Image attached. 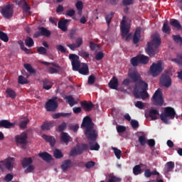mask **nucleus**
<instances>
[{"instance_id": "6ab92c4d", "label": "nucleus", "mask_w": 182, "mask_h": 182, "mask_svg": "<svg viewBox=\"0 0 182 182\" xmlns=\"http://www.w3.org/2000/svg\"><path fill=\"white\" fill-rule=\"evenodd\" d=\"M130 79H132V80H133V82H134V83H138L139 82H140L141 80V75H140V74L137 72H133L131 73L129 75Z\"/></svg>"}, {"instance_id": "5fc2aeb1", "label": "nucleus", "mask_w": 182, "mask_h": 182, "mask_svg": "<svg viewBox=\"0 0 182 182\" xmlns=\"http://www.w3.org/2000/svg\"><path fill=\"white\" fill-rule=\"evenodd\" d=\"M113 15H114V13H111L110 14L107 15L105 17V21L108 26H110V22H112V18H113Z\"/></svg>"}, {"instance_id": "39448f33", "label": "nucleus", "mask_w": 182, "mask_h": 182, "mask_svg": "<svg viewBox=\"0 0 182 182\" xmlns=\"http://www.w3.org/2000/svg\"><path fill=\"white\" fill-rule=\"evenodd\" d=\"M129 32H130V26H129L124 16L121 21V35L122 38H125L126 36V41L127 42L132 39V33H129Z\"/></svg>"}, {"instance_id": "aec40b11", "label": "nucleus", "mask_w": 182, "mask_h": 182, "mask_svg": "<svg viewBox=\"0 0 182 182\" xmlns=\"http://www.w3.org/2000/svg\"><path fill=\"white\" fill-rule=\"evenodd\" d=\"M108 85L110 89L117 90V87H119V80H117V77H113Z\"/></svg>"}, {"instance_id": "a18cd8bd", "label": "nucleus", "mask_w": 182, "mask_h": 182, "mask_svg": "<svg viewBox=\"0 0 182 182\" xmlns=\"http://www.w3.org/2000/svg\"><path fill=\"white\" fill-rule=\"evenodd\" d=\"M112 150L114 151V154L115 155V157H117V159L118 160H120V159L122 158V151L117 148H114L112 147Z\"/></svg>"}, {"instance_id": "680f3d73", "label": "nucleus", "mask_w": 182, "mask_h": 182, "mask_svg": "<svg viewBox=\"0 0 182 182\" xmlns=\"http://www.w3.org/2000/svg\"><path fill=\"white\" fill-rule=\"evenodd\" d=\"M83 43V39H82V38H77L75 39V46H77V48H80V46H82V44Z\"/></svg>"}, {"instance_id": "1a4fd4ad", "label": "nucleus", "mask_w": 182, "mask_h": 182, "mask_svg": "<svg viewBox=\"0 0 182 182\" xmlns=\"http://www.w3.org/2000/svg\"><path fill=\"white\" fill-rule=\"evenodd\" d=\"M0 12L6 19H11L14 16V6L12 4L4 6L1 7Z\"/></svg>"}, {"instance_id": "c03bdc74", "label": "nucleus", "mask_w": 182, "mask_h": 182, "mask_svg": "<svg viewBox=\"0 0 182 182\" xmlns=\"http://www.w3.org/2000/svg\"><path fill=\"white\" fill-rule=\"evenodd\" d=\"M0 39L1 41H3V42H9V37H8V34L6 33L0 31Z\"/></svg>"}, {"instance_id": "e433bc0d", "label": "nucleus", "mask_w": 182, "mask_h": 182, "mask_svg": "<svg viewBox=\"0 0 182 182\" xmlns=\"http://www.w3.org/2000/svg\"><path fill=\"white\" fill-rule=\"evenodd\" d=\"M162 31L164 33H170L171 32V28L168 26V21H165L163 25Z\"/></svg>"}, {"instance_id": "7ed1b4c3", "label": "nucleus", "mask_w": 182, "mask_h": 182, "mask_svg": "<svg viewBox=\"0 0 182 182\" xmlns=\"http://www.w3.org/2000/svg\"><path fill=\"white\" fill-rule=\"evenodd\" d=\"M70 60L71 61V65L73 67V70L75 72H79L80 75H88L89 74V66L86 63H82L80 68V60H79V57L76 54H70L68 56Z\"/></svg>"}, {"instance_id": "58836bf2", "label": "nucleus", "mask_w": 182, "mask_h": 182, "mask_svg": "<svg viewBox=\"0 0 182 182\" xmlns=\"http://www.w3.org/2000/svg\"><path fill=\"white\" fill-rule=\"evenodd\" d=\"M53 156L55 159H62V157H63V154L60 149H55L53 151Z\"/></svg>"}, {"instance_id": "6e6552de", "label": "nucleus", "mask_w": 182, "mask_h": 182, "mask_svg": "<svg viewBox=\"0 0 182 182\" xmlns=\"http://www.w3.org/2000/svg\"><path fill=\"white\" fill-rule=\"evenodd\" d=\"M15 141L17 146H21L22 149H26L28 145V134L23 132L15 136Z\"/></svg>"}, {"instance_id": "79ce46f5", "label": "nucleus", "mask_w": 182, "mask_h": 182, "mask_svg": "<svg viewBox=\"0 0 182 182\" xmlns=\"http://www.w3.org/2000/svg\"><path fill=\"white\" fill-rule=\"evenodd\" d=\"M26 46H28V48H32L33 45H35V42H33V39L31 37H27L25 40Z\"/></svg>"}, {"instance_id": "4468645a", "label": "nucleus", "mask_w": 182, "mask_h": 182, "mask_svg": "<svg viewBox=\"0 0 182 182\" xmlns=\"http://www.w3.org/2000/svg\"><path fill=\"white\" fill-rule=\"evenodd\" d=\"M80 105L85 112H92L93 107H95V104L92 101H82Z\"/></svg>"}, {"instance_id": "bb28decb", "label": "nucleus", "mask_w": 182, "mask_h": 182, "mask_svg": "<svg viewBox=\"0 0 182 182\" xmlns=\"http://www.w3.org/2000/svg\"><path fill=\"white\" fill-rule=\"evenodd\" d=\"M33 163V161L32 160V158H24L21 161V166L23 168H26L28 166H31Z\"/></svg>"}, {"instance_id": "c85d7f7f", "label": "nucleus", "mask_w": 182, "mask_h": 182, "mask_svg": "<svg viewBox=\"0 0 182 182\" xmlns=\"http://www.w3.org/2000/svg\"><path fill=\"white\" fill-rule=\"evenodd\" d=\"M38 31H41L42 36H46L47 38H49V36L52 35V33L50 32V31L48 30L46 28L43 26H39Z\"/></svg>"}, {"instance_id": "393cba45", "label": "nucleus", "mask_w": 182, "mask_h": 182, "mask_svg": "<svg viewBox=\"0 0 182 182\" xmlns=\"http://www.w3.org/2000/svg\"><path fill=\"white\" fill-rule=\"evenodd\" d=\"M60 141L65 144H68L70 141V136L67 132H62L60 135Z\"/></svg>"}, {"instance_id": "f8f14e48", "label": "nucleus", "mask_w": 182, "mask_h": 182, "mask_svg": "<svg viewBox=\"0 0 182 182\" xmlns=\"http://www.w3.org/2000/svg\"><path fill=\"white\" fill-rule=\"evenodd\" d=\"M150 72L151 73H152L153 76H157L159 73H161L163 72V67L161 66V63H153L150 67Z\"/></svg>"}, {"instance_id": "b1692460", "label": "nucleus", "mask_w": 182, "mask_h": 182, "mask_svg": "<svg viewBox=\"0 0 182 182\" xmlns=\"http://www.w3.org/2000/svg\"><path fill=\"white\" fill-rule=\"evenodd\" d=\"M70 167H72V160L70 159L64 161L61 164V168L64 173L68 171V169L70 168Z\"/></svg>"}, {"instance_id": "72a5a7b5", "label": "nucleus", "mask_w": 182, "mask_h": 182, "mask_svg": "<svg viewBox=\"0 0 182 182\" xmlns=\"http://www.w3.org/2000/svg\"><path fill=\"white\" fill-rule=\"evenodd\" d=\"M157 116H159V111L157 109H150L149 117H151V120H157Z\"/></svg>"}, {"instance_id": "4c0bfd02", "label": "nucleus", "mask_w": 182, "mask_h": 182, "mask_svg": "<svg viewBox=\"0 0 182 182\" xmlns=\"http://www.w3.org/2000/svg\"><path fill=\"white\" fill-rule=\"evenodd\" d=\"M171 62L181 65L182 66V54H177L176 58H172Z\"/></svg>"}, {"instance_id": "bf43d9fd", "label": "nucleus", "mask_w": 182, "mask_h": 182, "mask_svg": "<svg viewBox=\"0 0 182 182\" xmlns=\"http://www.w3.org/2000/svg\"><path fill=\"white\" fill-rule=\"evenodd\" d=\"M117 133H124V132H126V127L123 125H118L117 126Z\"/></svg>"}, {"instance_id": "09e8293b", "label": "nucleus", "mask_w": 182, "mask_h": 182, "mask_svg": "<svg viewBox=\"0 0 182 182\" xmlns=\"http://www.w3.org/2000/svg\"><path fill=\"white\" fill-rule=\"evenodd\" d=\"M18 83L19 85H26L28 83V79H26L23 75L18 76Z\"/></svg>"}, {"instance_id": "0eeeda50", "label": "nucleus", "mask_w": 182, "mask_h": 182, "mask_svg": "<svg viewBox=\"0 0 182 182\" xmlns=\"http://www.w3.org/2000/svg\"><path fill=\"white\" fill-rule=\"evenodd\" d=\"M14 164H15V158L9 157L4 161H0V170H1V171H5L6 168V170L12 171L14 169Z\"/></svg>"}, {"instance_id": "20e7f679", "label": "nucleus", "mask_w": 182, "mask_h": 182, "mask_svg": "<svg viewBox=\"0 0 182 182\" xmlns=\"http://www.w3.org/2000/svg\"><path fill=\"white\" fill-rule=\"evenodd\" d=\"M168 117L169 119H174V117H176V110H174V108L171 107L164 108V113H161L160 115V119L164 123H167V122H168Z\"/></svg>"}, {"instance_id": "ea45409f", "label": "nucleus", "mask_w": 182, "mask_h": 182, "mask_svg": "<svg viewBox=\"0 0 182 182\" xmlns=\"http://www.w3.org/2000/svg\"><path fill=\"white\" fill-rule=\"evenodd\" d=\"M141 173H143V171H141V166H140V165H136L133 168V173L134 176H139V174H141Z\"/></svg>"}, {"instance_id": "603ef678", "label": "nucleus", "mask_w": 182, "mask_h": 182, "mask_svg": "<svg viewBox=\"0 0 182 182\" xmlns=\"http://www.w3.org/2000/svg\"><path fill=\"white\" fill-rule=\"evenodd\" d=\"M37 52L39 53V55H47L48 51L46 50V48L43 46L38 47L37 48Z\"/></svg>"}, {"instance_id": "ddd939ff", "label": "nucleus", "mask_w": 182, "mask_h": 182, "mask_svg": "<svg viewBox=\"0 0 182 182\" xmlns=\"http://www.w3.org/2000/svg\"><path fill=\"white\" fill-rule=\"evenodd\" d=\"M159 83L161 86L170 87V86H171V77L167 75L162 74L160 77Z\"/></svg>"}, {"instance_id": "a19ab883", "label": "nucleus", "mask_w": 182, "mask_h": 182, "mask_svg": "<svg viewBox=\"0 0 182 182\" xmlns=\"http://www.w3.org/2000/svg\"><path fill=\"white\" fill-rule=\"evenodd\" d=\"M108 182H122V178L115 176L114 175H109Z\"/></svg>"}, {"instance_id": "49530a36", "label": "nucleus", "mask_w": 182, "mask_h": 182, "mask_svg": "<svg viewBox=\"0 0 182 182\" xmlns=\"http://www.w3.org/2000/svg\"><path fill=\"white\" fill-rule=\"evenodd\" d=\"M68 127V124L66 122H63L61 124L58 125V132H60V133H64L65 130H66Z\"/></svg>"}, {"instance_id": "3c124183", "label": "nucleus", "mask_w": 182, "mask_h": 182, "mask_svg": "<svg viewBox=\"0 0 182 182\" xmlns=\"http://www.w3.org/2000/svg\"><path fill=\"white\" fill-rule=\"evenodd\" d=\"M95 166H96V162H95L93 161H87L85 164V168H87L88 170L90 168H93V167H95Z\"/></svg>"}, {"instance_id": "f03ea898", "label": "nucleus", "mask_w": 182, "mask_h": 182, "mask_svg": "<svg viewBox=\"0 0 182 182\" xmlns=\"http://www.w3.org/2000/svg\"><path fill=\"white\" fill-rule=\"evenodd\" d=\"M81 127H85V134L87 140H95L97 139V131L93 129L95 124H93L90 117L87 116L83 118Z\"/></svg>"}, {"instance_id": "9b49d317", "label": "nucleus", "mask_w": 182, "mask_h": 182, "mask_svg": "<svg viewBox=\"0 0 182 182\" xmlns=\"http://www.w3.org/2000/svg\"><path fill=\"white\" fill-rule=\"evenodd\" d=\"M58 97H53V99L48 100V101L46 103V109L47 112H56V109H58V102L56 100Z\"/></svg>"}, {"instance_id": "052dcab7", "label": "nucleus", "mask_w": 182, "mask_h": 182, "mask_svg": "<svg viewBox=\"0 0 182 182\" xmlns=\"http://www.w3.org/2000/svg\"><path fill=\"white\" fill-rule=\"evenodd\" d=\"M105 58V53L103 52L100 51L95 55L96 60H102V58Z\"/></svg>"}, {"instance_id": "f704fd0d", "label": "nucleus", "mask_w": 182, "mask_h": 182, "mask_svg": "<svg viewBox=\"0 0 182 182\" xmlns=\"http://www.w3.org/2000/svg\"><path fill=\"white\" fill-rule=\"evenodd\" d=\"M53 127V122H44L41 125V129L42 130H50Z\"/></svg>"}, {"instance_id": "7c9ffc66", "label": "nucleus", "mask_w": 182, "mask_h": 182, "mask_svg": "<svg viewBox=\"0 0 182 182\" xmlns=\"http://www.w3.org/2000/svg\"><path fill=\"white\" fill-rule=\"evenodd\" d=\"M170 25L171 26H173V28H175L178 31H181V29H182L181 24L180 23V21H178V20H177V19H172L170 21Z\"/></svg>"}, {"instance_id": "5701e85b", "label": "nucleus", "mask_w": 182, "mask_h": 182, "mask_svg": "<svg viewBox=\"0 0 182 182\" xmlns=\"http://www.w3.org/2000/svg\"><path fill=\"white\" fill-rule=\"evenodd\" d=\"M88 140H91L89 141L90 150L91 151L94 150L95 151H98L99 149H100V145H99V144L96 142V139L95 140L93 139H88Z\"/></svg>"}, {"instance_id": "f257e3e1", "label": "nucleus", "mask_w": 182, "mask_h": 182, "mask_svg": "<svg viewBox=\"0 0 182 182\" xmlns=\"http://www.w3.org/2000/svg\"><path fill=\"white\" fill-rule=\"evenodd\" d=\"M147 90H149V84L141 80L134 87L133 95L136 99H142V100H144L149 97Z\"/></svg>"}, {"instance_id": "9d476101", "label": "nucleus", "mask_w": 182, "mask_h": 182, "mask_svg": "<svg viewBox=\"0 0 182 182\" xmlns=\"http://www.w3.org/2000/svg\"><path fill=\"white\" fill-rule=\"evenodd\" d=\"M152 101L154 106H163L164 104V99L163 98V92L161 90L158 89L152 96Z\"/></svg>"}, {"instance_id": "69168bd1", "label": "nucleus", "mask_w": 182, "mask_h": 182, "mask_svg": "<svg viewBox=\"0 0 182 182\" xmlns=\"http://www.w3.org/2000/svg\"><path fill=\"white\" fill-rule=\"evenodd\" d=\"M134 1L133 0H123L122 5L124 6H129L130 5H133Z\"/></svg>"}, {"instance_id": "412c9836", "label": "nucleus", "mask_w": 182, "mask_h": 182, "mask_svg": "<svg viewBox=\"0 0 182 182\" xmlns=\"http://www.w3.org/2000/svg\"><path fill=\"white\" fill-rule=\"evenodd\" d=\"M43 139L47 143H50V146H51V147H53V146H55V144H56V139H55V137H53L52 136H48L46 134H43Z\"/></svg>"}, {"instance_id": "f3484780", "label": "nucleus", "mask_w": 182, "mask_h": 182, "mask_svg": "<svg viewBox=\"0 0 182 182\" xmlns=\"http://www.w3.org/2000/svg\"><path fill=\"white\" fill-rule=\"evenodd\" d=\"M68 22H69V20L65 18H61L60 21L58 22V28L59 29H61L63 32H66L68 31Z\"/></svg>"}, {"instance_id": "864d4df0", "label": "nucleus", "mask_w": 182, "mask_h": 182, "mask_svg": "<svg viewBox=\"0 0 182 182\" xmlns=\"http://www.w3.org/2000/svg\"><path fill=\"white\" fill-rule=\"evenodd\" d=\"M55 48L58 52H60L61 53H66V48H65V46L63 45H57Z\"/></svg>"}, {"instance_id": "a878e982", "label": "nucleus", "mask_w": 182, "mask_h": 182, "mask_svg": "<svg viewBox=\"0 0 182 182\" xmlns=\"http://www.w3.org/2000/svg\"><path fill=\"white\" fill-rule=\"evenodd\" d=\"M67 103L71 107H73L75 105H77V101L75 100V98L72 95H67L65 97Z\"/></svg>"}, {"instance_id": "13d9d810", "label": "nucleus", "mask_w": 182, "mask_h": 182, "mask_svg": "<svg viewBox=\"0 0 182 182\" xmlns=\"http://www.w3.org/2000/svg\"><path fill=\"white\" fill-rule=\"evenodd\" d=\"M80 154H79V151L77 150V148H73L70 152V156H79Z\"/></svg>"}, {"instance_id": "de8ad7c7", "label": "nucleus", "mask_w": 182, "mask_h": 182, "mask_svg": "<svg viewBox=\"0 0 182 182\" xmlns=\"http://www.w3.org/2000/svg\"><path fill=\"white\" fill-rule=\"evenodd\" d=\"M24 68L27 71H28L29 73H36L35 69H33V68H32V65L29 63L24 64Z\"/></svg>"}, {"instance_id": "dca6fc26", "label": "nucleus", "mask_w": 182, "mask_h": 182, "mask_svg": "<svg viewBox=\"0 0 182 182\" xmlns=\"http://www.w3.org/2000/svg\"><path fill=\"white\" fill-rule=\"evenodd\" d=\"M174 162L173 161H168L165 164L164 168V174H168L171 173V171H173L174 170Z\"/></svg>"}, {"instance_id": "6e6d98bb", "label": "nucleus", "mask_w": 182, "mask_h": 182, "mask_svg": "<svg viewBox=\"0 0 182 182\" xmlns=\"http://www.w3.org/2000/svg\"><path fill=\"white\" fill-rule=\"evenodd\" d=\"M78 55H79V56H81V58H84V59L89 58V53H87L83 50L79 51Z\"/></svg>"}, {"instance_id": "4be33fe9", "label": "nucleus", "mask_w": 182, "mask_h": 182, "mask_svg": "<svg viewBox=\"0 0 182 182\" xmlns=\"http://www.w3.org/2000/svg\"><path fill=\"white\" fill-rule=\"evenodd\" d=\"M148 43H151V46H154V48L157 49L159 46L161 45V38L160 36H155L153 38L152 41L149 42Z\"/></svg>"}, {"instance_id": "a211bd4d", "label": "nucleus", "mask_w": 182, "mask_h": 182, "mask_svg": "<svg viewBox=\"0 0 182 182\" xmlns=\"http://www.w3.org/2000/svg\"><path fill=\"white\" fill-rule=\"evenodd\" d=\"M15 126V124L11 123L7 119L0 120V127H4V129H12Z\"/></svg>"}, {"instance_id": "4d7b16f0", "label": "nucleus", "mask_w": 182, "mask_h": 182, "mask_svg": "<svg viewBox=\"0 0 182 182\" xmlns=\"http://www.w3.org/2000/svg\"><path fill=\"white\" fill-rule=\"evenodd\" d=\"M68 129L69 130H73L74 133H77V130H79V124H76L75 125H69Z\"/></svg>"}, {"instance_id": "e2e57ef3", "label": "nucleus", "mask_w": 182, "mask_h": 182, "mask_svg": "<svg viewBox=\"0 0 182 182\" xmlns=\"http://www.w3.org/2000/svg\"><path fill=\"white\" fill-rule=\"evenodd\" d=\"M28 123H29V119H27L26 120L21 121L20 122V127L21 129H25L26 126H28Z\"/></svg>"}, {"instance_id": "2eb2a0df", "label": "nucleus", "mask_w": 182, "mask_h": 182, "mask_svg": "<svg viewBox=\"0 0 182 182\" xmlns=\"http://www.w3.org/2000/svg\"><path fill=\"white\" fill-rule=\"evenodd\" d=\"M146 52L149 56H151V58H153V56L159 52V49L155 48L154 50V48H153V46H151V43H148Z\"/></svg>"}, {"instance_id": "2f4dec72", "label": "nucleus", "mask_w": 182, "mask_h": 182, "mask_svg": "<svg viewBox=\"0 0 182 182\" xmlns=\"http://www.w3.org/2000/svg\"><path fill=\"white\" fill-rule=\"evenodd\" d=\"M141 31L140 29H136L134 34L133 42L136 45V43H139V41H140Z\"/></svg>"}, {"instance_id": "c756f323", "label": "nucleus", "mask_w": 182, "mask_h": 182, "mask_svg": "<svg viewBox=\"0 0 182 182\" xmlns=\"http://www.w3.org/2000/svg\"><path fill=\"white\" fill-rule=\"evenodd\" d=\"M38 156H39V157L43 159V160H44V161H50L52 160V155H50L48 152L40 153V154H38Z\"/></svg>"}, {"instance_id": "cd10ccee", "label": "nucleus", "mask_w": 182, "mask_h": 182, "mask_svg": "<svg viewBox=\"0 0 182 182\" xmlns=\"http://www.w3.org/2000/svg\"><path fill=\"white\" fill-rule=\"evenodd\" d=\"M77 149L78 151V154H82L83 151H85V150H89V144H77Z\"/></svg>"}, {"instance_id": "473e14b6", "label": "nucleus", "mask_w": 182, "mask_h": 182, "mask_svg": "<svg viewBox=\"0 0 182 182\" xmlns=\"http://www.w3.org/2000/svg\"><path fill=\"white\" fill-rule=\"evenodd\" d=\"M6 93L7 97H10V99H15L16 97V92L12 90V88H7L6 90Z\"/></svg>"}, {"instance_id": "338daca9", "label": "nucleus", "mask_w": 182, "mask_h": 182, "mask_svg": "<svg viewBox=\"0 0 182 182\" xmlns=\"http://www.w3.org/2000/svg\"><path fill=\"white\" fill-rule=\"evenodd\" d=\"M4 180L6 182L12 181V180H14V175L11 174V173H7L6 175V176L4 177Z\"/></svg>"}, {"instance_id": "c9c22d12", "label": "nucleus", "mask_w": 182, "mask_h": 182, "mask_svg": "<svg viewBox=\"0 0 182 182\" xmlns=\"http://www.w3.org/2000/svg\"><path fill=\"white\" fill-rule=\"evenodd\" d=\"M43 87L46 90H49L52 88V82H50L49 80H43Z\"/></svg>"}, {"instance_id": "8fccbe9b", "label": "nucleus", "mask_w": 182, "mask_h": 182, "mask_svg": "<svg viewBox=\"0 0 182 182\" xmlns=\"http://www.w3.org/2000/svg\"><path fill=\"white\" fill-rule=\"evenodd\" d=\"M139 141L141 146H146V143H147V139H146V135L139 136Z\"/></svg>"}, {"instance_id": "0e129e2a", "label": "nucleus", "mask_w": 182, "mask_h": 182, "mask_svg": "<svg viewBox=\"0 0 182 182\" xmlns=\"http://www.w3.org/2000/svg\"><path fill=\"white\" fill-rule=\"evenodd\" d=\"M33 170H35V166H33V165H28V166H27V168L24 171V173L26 174H28V173H32Z\"/></svg>"}, {"instance_id": "774afa93", "label": "nucleus", "mask_w": 182, "mask_h": 182, "mask_svg": "<svg viewBox=\"0 0 182 182\" xmlns=\"http://www.w3.org/2000/svg\"><path fill=\"white\" fill-rule=\"evenodd\" d=\"M22 9H23L26 12H28V14H31V11L29 10L31 9V6L28 5V3L26 2V4L23 5V6L21 7Z\"/></svg>"}, {"instance_id": "37998d69", "label": "nucleus", "mask_w": 182, "mask_h": 182, "mask_svg": "<svg viewBox=\"0 0 182 182\" xmlns=\"http://www.w3.org/2000/svg\"><path fill=\"white\" fill-rule=\"evenodd\" d=\"M172 38L176 43L180 44V46H181L182 37H181L180 35H173Z\"/></svg>"}, {"instance_id": "423d86ee", "label": "nucleus", "mask_w": 182, "mask_h": 182, "mask_svg": "<svg viewBox=\"0 0 182 182\" xmlns=\"http://www.w3.org/2000/svg\"><path fill=\"white\" fill-rule=\"evenodd\" d=\"M150 60V58L143 54L137 55L131 59V63L132 66H139V64L147 65Z\"/></svg>"}]
</instances>
